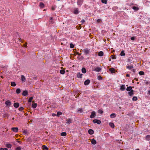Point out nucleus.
I'll return each mask as SVG.
<instances>
[{"label":"nucleus","mask_w":150,"mask_h":150,"mask_svg":"<svg viewBox=\"0 0 150 150\" xmlns=\"http://www.w3.org/2000/svg\"><path fill=\"white\" fill-rule=\"evenodd\" d=\"M83 3V1L82 0H77V4L78 6L80 7Z\"/></svg>","instance_id":"nucleus-1"},{"label":"nucleus","mask_w":150,"mask_h":150,"mask_svg":"<svg viewBox=\"0 0 150 150\" xmlns=\"http://www.w3.org/2000/svg\"><path fill=\"white\" fill-rule=\"evenodd\" d=\"M96 112L95 111H93L91 112V115H90V118H94L96 116Z\"/></svg>","instance_id":"nucleus-2"},{"label":"nucleus","mask_w":150,"mask_h":150,"mask_svg":"<svg viewBox=\"0 0 150 150\" xmlns=\"http://www.w3.org/2000/svg\"><path fill=\"white\" fill-rule=\"evenodd\" d=\"M93 122L94 123H97L98 124H100L101 122L100 120L97 119H94L93 120Z\"/></svg>","instance_id":"nucleus-3"},{"label":"nucleus","mask_w":150,"mask_h":150,"mask_svg":"<svg viewBox=\"0 0 150 150\" xmlns=\"http://www.w3.org/2000/svg\"><path fill=\"white\" fill-rule=\"evenodd\" d=\"M72 120L71 119L68 118L67 120V122H66V123L68 125H69L72 122Z\"/></svg>","instance_id":"nucleus-4"},{"label":"nucleus","mask_w":150,"mask_h":150,"mask_svg":"<svg viewBox=\"0 0 150 150\" xmlns=\"http://www.w3.org/2000/svg\"><path fill=\"white\" fill-rule=\"evenodd\" d=\"M90 50L87 48L85 49L84 50V52L86 55L89 53Z\"/></svg>","instance_id":"nucleus-5"},{"label":"nucleus","mask_w":150,"mask_h":150,"mask_svg":"<svg viewBox=\"0 0 150 150\" xmlns=\"http://www.w3.org/2000/svg\"><path fill=\"white\" fill-rule=\"evenodd\" d=\"M11 129L12 131L15 132H18V129L17 127H12Z\"/></svg>","instance_id":"nucleus-6"},{"label":"nucleus","mask_w":150,"mask_h":150,"mask_svg":"<svg viewBox=\"0 0 150 150\" xmlns=\"http://www.w3.org/2000/svg\"><path fill=\"white\" fill-rule=\"evenodd\" d=\"M5 104L6 105L8 106H10L11 105V102L9 100H8L6 101L5 102Z\"/></svg>","instance_id":"nucleus-7"},{"label":"nucleus","mask_w":150,"mask_h":150,"mask_svg":"<svg viewBox=\"0 0 150 150\" xmlns=\"http://www.w3.org/2000/svg\"><path fill=\"white\" fill-rule=\"evenodd\" d=\"M125 89V86L124 85H122L120 88V90L121 91H123Z\"/></svg>","instance_id":"nucleus-8"},{"label":"nucleus","mask_w":150,"mask_h":150,"mask_svg":"<svg viewBox=\"0 0 150 150\" xmlns=\"http://www.w3.org/2000/svg\"><path fill=\"white\" fill-rule=\"evenodd\" d=\"M101 70V69L99 67H97L95 68L94 70V71L96 72H99Z\"/></svg>","instance_id":"nucleus-9"},{"label":"nucleus","mask_w":150,"mask_h":150,"mask_svg":"<svg viewBox=\"0 0 150 150\" xmlns=\"http://www.w3.org/2000/svg\"><path fill=\"white\" fill-rule=\"evenodd\" d=\"M90 80L89 79L86 80L84 82V84L85 85H87L89 84L90 83Z\"/></svg>","instance_id":"nucleus-10"},{"label":"nucleus","mask_w":150,"mask_h":150,"mask_svg":"<svg viewBox=\"0 0 150 150\" xmlns=\"http://www.w3.org/2000/svg\"><path fill=\"white\" fill-rule=\"evenodd\" d=\"M25 78L24 75H22L21 76V81L24 82L25 81Z\"/></svg>","instance_id":"nucleus-11"},{"label":"nucleus","mask_w":150,"mask_h":150,"mask_svg":"<svg viewBox=\"0 0 150 150\" xmlns=\"http://www.w3.org/2000/svg\"><path fill=\"white\" fill-rule=\"evenodd\" d=\"M28 95V92L27 90H25L23 92L22 95L23 96H26Z\"/></svg>","instance_id":"nucleus-12"},{"label":"nucleus","mask_w":150,"mask_h":150,"mask_svg":"<svg viewBox=\"0 0 150 150\" xmlns=\"http://www.w3.org/2000/svg\"><path fill=\"white\" fill-rule=\"evenodd\" d=\"M88 133L89 134L92 135L94 133V131L92 129H90L88 130Z\"/></svg>","instance_id":"nucleus-13"},{"label":"nucleus","mask_w":150,"mask_h":150,"mask_svg":"<svg viewBox=\"0 0 150 150\" xmlns=\"http://www.w3.org/2000/svg\"><path fill=\"white\" fill-rule=\"evenodd\" d=\"M82 75L83 74L79 73L77 74V76L79 78H82Z\"/></svg>","instance_id":"nucleus-14"},{"label":"nucleus","mask_w":150,"mask_h":150,"mask_svg":"<svg viewBox=\"0 0 150 150\" xmlns=\"http://www.w3.org/2000/svg\"><path fill=\"white\" fill-rule=\"evenodd\" d=\"M128 94L130 96H132L134 94V91L133 90L131 91L128 92Z\"/></svg>","instance_id":"nucleus-15"},{"label":"nucleus","mask_w":150,"mask_h":150,"mask_svg":"<svg viewBox=\"0 0 150 150\" xmlns=\"http://www.w3.org/2000/svg\"><path fill=\"white\" fill-rule=\"evenodd\" d=\"M104 53L103 51H100L98 53V56L100 57L103 56V55Z\"/></svg>","instance_id":"nucleus-16"},{"label":"nucleus","mask_w":150,"mask_h":150,"mask_svg":"<svg viewBox=\"0 0 150 150\" xmlns=\"http://www.w3.org/2000/svg\"><path fill=\"white\" fill-rule=\"evenodd\" d=\"M19 104L18 103H16L14 104V106L16 108H18L19 106Z\"/></svg>","instance_id":"nucleus-17"},{"label":"nucleus","mask_w":150,"mask_h":150,"mask_svg":"<svg viewBox=\"0 0 150 150\" xmlns=\"http://www.w3.org/2000/svg\"><path fill=\"white\" fill-rule=\"evenodd\" d=\"M109 71L111 72V73H113L115 71V70L114 68H110Z\"/></svg>","instance_id":"nucleus-18"},{"label":"nucleus","mask_w":150,"mask_h":150,"mask_svg":"<svg viewBox=\"0 0 150 150\" xmlns=\"http://www.w3.org/2000/svg\"><path fill=\"white\" fill-rule=\"evenodd\" d=\"M6 146L8 148H11L12 147V145L10 144H6Z\"/></svg>","instance_id":"nucleus-19"},{"label":"nucleus","mask_w":150,"mask_h":150,"mask_svg":"<svg viewBox=\"0 0 150 150\" xmlns=\"http://www.w3.org/2000/svg\"><path fill=\"white\" fill-rule=\"evenodd\" d=\"M132 87L131 86H129L127 88L126 90L129 92L132 90Z\"/></svg>","instance_id":"nucleus-20"},{"label":"nucleus","mask_w":150,"mask_h":150,"mask_svg":"<svg viewBox=\"0 0 150 150\" xmlns=\"http://www.w3.org/2000/svg\"><path fill=\"white\" fill-rule=\"evenodd\" d=\"M74 13L75 14H77L79 13V11L78 8H76L74 10Z\"/></svg>","instance_id":"nucleus-21"},{"label":"nucleus","mask_w":150,"mask_h":150,"mask_svg":"<svg viewBox=\"0 0 150 150\" xmlns=\"http://www.w3.org/2000/svg\"><path fill=\"white\" fill-rule=\"evenodd\" d=\"M110 117L112 118H114L116 117V115L115 113H112L110 115Z\"/></svg>","instance_id":"nucleus-22"},{"label":"nucleus","mask_w":150,"mask_h":150,"mask_svg":"<svg viewBox=\"0 0 150 150\" xmlns=\"http://www.w3.org/2000/svg\"><path fill=\"white\" fill-rule=\"evenodd\" d=\"M132 8L134 10L136 11H138L139 9V8L138 7L136 6H133L132 7Z\"/></svg>","instance_id":"nucleus-23"},{"label":"nucleus","mask_w":150,"mask_h":150,"mask_svg":"<svg viewBox=\"0 0 150 150\" xmlns=\"http://www.w3.org/2000/svg\"><path fill=\"white\" fill-rule=\"evenodd\" d=\"M109 125L112 128H114V125L113 123L112 122H110L109 124Z\"/></svg>","instance_id":"nucleus-24"},{"label":"nucleus","mask_w":150,"mask_h":150,"mask_svg":"<svg viewBox=\"0 0 150 150\" xmlns=\"http://www.w3.org/2000/svg\"><path fill=\"white\" fill-rule=\"evenodd\" d=\"M21 91V89L19 88H18L16 90V92L17 94H18L20 93Z\"/></svg>","instance_id":"nucleus-25"},{"label":"nucleus","mask_w":150,"mask_h":150,"mask_svg":"<svg viewBox=\"0 0 150 150\" xmlns=\"http://www.w3.org/2000/svg\"><path fill=\"white\" fill-rule=\"evenodd\" d=\"M146 140L149 141L150 140V135H148L146 136Z\"/></svg>","instance_id":"nucleus-26"},{"label":"nucleus","mask_w":150,"mask_h":150,"mask_svg":"<svg viewBox=\"0 0 150 150\" xmlns=\"http://www.w3.org/2000/svg\"><path fill=\"white\" fill-rule=\"evenodd\" d=\"M82 72L83 73H85L86 72V70L84 68H82L81 69Z\"/></svg>","instance_id":"nucleus-27"},{"label":"nucleus","mask_w":150,"mask_h":150,"mask_svg":"<svg viewBox=\"0 0 150 150\" xmlns=\"http://www.w3.org/2000/svg\"><path fill=\"white\" fill-rule=\"evenodd\" d=\"M91 143L92 144H95L96 143V142L94 139H93L92 140Z\"/></svg>","instance_id":"nucleus-28"},{"label":"nucleus","mask_w":150,"mask_h":150,"mask_svg":"<svg viewBox=\"0 0 150 150\" xmlns=\"http://www.w3.org/2000/svg\"><path fill=\"white\" fill-rule=\"evenodd\" d=\"M133 67V66L132 65H128L127 66V68L129 70L131 69Z\"/></svg>","instance_id":"nucleus-29"},{"label":"nucleus","mask_w":150,"mask_h":150,"mask_svg":"<svg viewBox=\"0 0 150 150\" xmlns=\"http://www.w3.org/2000/svg\"><path fill=\"white\" fill-rule=\"evenodd\" d=\"M120 55L122 56H125V53L124 51L122 50L121 52Z\"/></svg>","instance_id":"nucleus-30"},{"label":"nucleus","mask_w":150,"mask_h":150,"mask_svg":"<svg viewBox=\"0 0 150 150\" xmlns=\"http://www.w3.org/2000/svg\"><path fill=\"white\" fill-rule=\"evenodd\" d=\"M42 149L43 150H48V148L45 145L42 146Z\"/></svg>","instance_id":"nucleus-31"},{"label":"nucleus","mask_w":150,"mask_h":150,"mask_svg":"<svg viewBox=\"0 0 150 150\" xmlns=\"http://www.w3.org/2000/svg\"><path fill=\"white\" fill-rule=\"evenodd\" d=\"M40 7L42 8H43L44 7V5L43 3L40 2Z\"/></svg>","instance_id":"nucleus-32"},{"label":"nucleus","mask_w":150,"mask_h":150,"mask_svg":"<svg viewBox=\"0 0 150 150\" xmlns=\"http://www.w3.org/2000/svg\"><path fill=\"white\" fill-rule=\"evenodd\" d=\"M16 85V83L14 82H12L11 83V85L12 86H15Z\"/></svg>","instance_id":"nucleus-33"},{"label":"nucleus","mask_w":150,"mask_h":150,"mask_svg":"<svg viewBox=\"0 0 150 150\" xmlns=\"http://www.w3.org/2000/svg\"><path fill=\"white\" fill-rule=\"evenodd\" d=\"M67 134L66 132H62L61 134V135L62 136H65Z\"/></svg>","instance_id":"nucleus-34"},{"label":"nucleus","mask_w":150,"mask_h":150,"mask_svg":"<svg viewBox=\"0 0 150 150\" xmlns=\"http://www.w3.org/2000/svg\"><path fill=\"white\" fill-rule=\"evenodd\" d=\"M33 99V97H30L28 100V102H29V103L31 102L32 101V100Z\"/></svg>","instance_id":"nucleus-35"},{"label":"nucleus","mask_w":150,"mask_h":150,"mask_svg":"<svg viewBox=\"0 0 150 150\" xmlns=\"http://www.w3.org/2000/svg\"><path fill=\"white\" fill-rule=\"evenodd\" d=\"M32 106L33 108H35L37 107V105L36 103H34L33 104Z\"/></svg>","instance_id":"nucleus-36"},{"label":"nucleus","mask_w":150,"mask_h":150,"mask_svg":"<svg viewBox=\"0 0 150 150\" xmlns=\"http://www.w3.org/2000/svg\"><path fill=\"white\" fill-rule=\"evenodd\" d=\"M137 100V98L136 96H134L132 98V100L133 101H136Z\"/></svg>","instance_id":"nucleus-37"},{"label":"nucleus","mask_w":150,"mask_h":150,"mask_svg":"<svg viewBox=\"0 0 150 150\" xmlns=\"http://www.w3.org/2000/svg\"><path fill=\"white\" fill-rule=\"evenodd\" d=\"M78 111L79 112L81 113L83 112V110L82 108H80L78 109Z\"/></svg>","instance_id":"nucleus-38"},{"label":"nucleus","mask_w":150,"mask_h":150,"mask_svg":"<svg viewBox=\"0 0 150 150\" xmlns=\"http://www.w3.org/2000/svg\"><path fill=\"white\" fill-rule=\"evenodd\" d=\"M62 114V113L61 112L59 111L57 112V116H59Z\"/></svg>","instance_id":"nucleus-39"},{"label":"nucleus","mask_w":150,"mask_h":150,"mask_svg":"<svg viewBox=\"0 0 150 150\" xmlns=\"http://www.w3.org/2000/svg\"><path fill=\"white\" fill-rule=\"evenodd\" d=\"M60 73L62 74H64L65 73V71L63 70H61L60 71Z\"/></svg>","instance_id":"nucleus-40"},{"label":"nucleus","mask_w":150,"mask_h":150,"mask_svg":"<svg viewBox=\"0 0 150 150\" xmlns=\"http://www.w3.org/2000/svg\"><path fill=\"white\" fill-rule=\"evenodd\" d=\"M101 2L102 3L106 4L107 3V0H101Z\"/></svg>","instance_id":"nucleus-41"},{"label":"nucleus","mask_w":150,"mask_h":150,"mask_svg":"<svg viewBox=\"0 0 150 150\" xmlns=\"http://www.w3.org/2000/svg\"><path fill=\"white\" fill-rule=\"evenodd\" d=\"M139 74L140 75H143L144 74V72L143 71H140L139 72Z\"/></svg>","instance_id":"nucleus-42"},{"label":"nucleus","mask_w":150,"mask_h":150,"mask_svg":"<svg viewBox=\"0 0 150 150\" xmlns=\"http://www.w3.org/2000/svg\"><path fill=\"white\" fill-rule=\"evenodd\" d=\"M98 113L101 114H102L103 113V111L101 110H99L98 111Z\"/></svg>","instance_id":"nucleus-43"},{"label":"nucleus","mask_w":150,"mask_h":150,"mask_svg":"<svg viewBox=\"0 0 150 150\" xmlns=\"http://www.w3.org/2000/svg\"><path fill=\"white\" fill-rule=\"evenodd\" d=\"M102 79V78L101 76H98V80H101Z\"/></svg>","instance_id":"nucleus-44"},{"label":"nucleus","mask_w":150,"mask_h":150,"mask_svg":"<svg viewBox=\"0 0 150 150\" xmlns=\"http://www.w3.org/2000/svg\"><path fill=\"white\" fill-rule=\"evenodd\" d=\"M23 109H24L23 108V107H20L19 108V110L20 111H22L23 110Z\"/></svg>","instance_id":"nucleus-45"},{"label":"nucleus","mask_w":150,"mask_h":150,"mask_svg":"<svg viewBox=\"0 0 150 150\" xmlns=\"http://www.w3.org/2000/svg\"><path fill=\"white\" fill-rule=\"evenodd\" d=\"M74 47V45L72 43L70 44V48H72Z\"/></svg>","instance_id":"nucleus-46"},{"label":"nucleus","mask_w":150,"mask_h":150,"mask_svg":"<svg viewBox=\"0 0 150 150\" xmlns=\"http://www.w3.org/2000/svg\"><path fill=\"white\" fill-rule=\"evenodd\" d=\"M144 83L145 84H146L147 85H148L150 83L149 82V81H145L144 82Z\"/></svg>","instance_id":"nucleus-47"},{"label":"nucleus","mask_w":150,"mask_h":150,"mask_svg":"<svg viewBox=\"0 0 150 150\" xmlns=\"http://www.w3.org/2000/svg\"><path fill=\"white\" fill-rule=\"evenodd\" d=\"M0 150H8V149L6 148H1Z\"/></svg>","instance_id":"nucleus-48"},{"label":"nucleus","mask_w":150,"mask_h":150,"mask_svg":"<svg viewBox=\"0 0 150 150\" xmlns=\"http://www.w3.org/2000/svg\"><path fill=\"white\" fill-rule=\"evenodd\" d=\"M21 149L20 147H17L16 148V150H21Z\"/></svg>","instance_id":"nucleus-49"},{"label":"nucleus","mask_w":150,"mask_h":150,"mask_svg":"<svg viewBox=\"0 0 150 150\" xmlns=\"http://www.w3.org/2000/svg\"><path fill=\"white\" fill-rule=\"evenodd\" d=\"M27 133V131L25 130H24L23 132V133L25 134H26Z\"/></svg>","instance_id":"nucleus-50"},{"label":"nucleus","mask_w":150,"mask_h":150,"mask_svg":"<svg viewBox=\"0 0 150 150\" xmlns=\"http://www.w3.org/2000/svg\"><path fill=\"white\" fill-rule=\"evenodd\" d=\"M131 39L132 40H135V38L134 37H131Z\"/></svg>","instance_id":"nucleus-51"},{"label":"nucleus","mask_w":150,"mask_h":150,"mask_svg":"<svg viewBox=\"0 0 150 150\" xmlns=\"http://www.w3.org/2000/svg\"><path fill=\"white\" fill-rule=\"evenodd\" d=\"M52 9L53 10H54L55 9V8L54 7H52Z\"/></svg>","instance_id":"nucleus-52"},{"label":"nucleus","mask_w":150,"mask_h":150,"mask_svg":"<svg viewBox=\"0 0 150 150\" xmlns=\"http://www.w3.org/2000/svg\"><path fill=\"white\" fill-rule=\"evenodd\" d=\"M56 115V114L54 113H53L52 114V116L53 117L55 116Z\"/></svg>","instance_id":"nucleus-53"},{"label":"nucleus","mask_w":150,"mask_h":150,"mask_svg":"<svg viewBox=\"0 0 150 150\" xmlns=\"http://www.w3.org/2000/svg\"><path fill=\"white\" fill-rule=\"evenodd\" d=\"M85 21V20L83 19H82L81 21V22L82 23H84V22Z\"/></svg>","instance_id":"nucleus-54"},{"label":"nucleus","mask_w":150,"mask_h":150,"mask_svg":"<svg viewBox=\"0 0 150 150\" xmlns=\"http://www.w3.org/2000/svg\"><path fill=\"white\" fill-rule=\"evenodd\" d=\"M101 20L100 19H98L97 20V22L98 23H99L100 21Z\"/></svg>","instance_id":"nucleus-55"},{"label":"nucleus","mask_w":150,"mask_h":150,"mask_svg":"<svg viewBox=\"0 0 150 150\" xmlns=\"http://www.w3.org/2000/svg\"><path fill=\"white\" fill-rule=\"evenodd\" d=\"M148 94L150 95V90H149Z\"/></svg>","instance_id":"nucleus-56"},{"label":"nucleus","mask_w":150,"mask_h":150,"mask_svg":"<svg viewBox=\"0 0 150 150\" xmlns=\"http://www.w3.org/2000/svg\"><path fill=\"white\" fill-rule=\"evenodd\" d=\"M112 58L113 59H115V56H112Z\"/></svg>","instance_id":"nucleus-57"},{"label":"nucleus","mask_w":150,"mask_h":150,"mask_svg":"<svg viewBox=\"0 0 150 150\" xmlns=\"http://www.w3.org/2000/svg\"><path fill=\"white\" fill-rule=\"evenodd\" d=\"M126 76H127V77H129V74H127L126 75Z\"/></svg>","instance_id":"nucleus-58"},{"label":"nucleus","mask_w":150,"mask_h":150,"mask_svg":"<svg viewBox=\"0 0 150 150\" xmlns=\"http://www.w3.org/2000/svg\"><path fill=\"white\" fill-rule=\"evenodd\" d=\"M27 43H25V45H24V47H25L27 46Z\"/></svg>","instance_id":"nucleus-59"},{"label":"nucleus","mask_w":150,"mask_h":150,"mask_svg":"<svg viewBox=\"0 0 150 150\" xmlns=\"http://www.w3.org/2000/svg\"><path fill=\"white\" fill-rule=\"evenodd\" d=\"M133 71L134 72L135 71V70L134 69H133Z\"/></svg>","instance_id":"nucleus-60"},{"label":"nucleus","mask_w":150,"mask_h":150,"mask_svg":"<svg viewBox=\"0 0 150 150\" xmlns=\"http://www.w3.org/2000/svg\"><path fill=\"white\" fill-rule=\"evenodd\" d=\"M50 20H52V17H50Z\"/></svg>","instance_id":"nucleus-61"},{"label":"nucleus","mask_w":150,"mask_h":150,"mask_svg":"<svg viewBox=\"0 0 150 150\" xmlns=\"http://www.w3.org/2000/svg\"><path fill=\"white\" fill-rule=\"evenodd\" d=\"M136 150H139V149H136Z\"/></svg>","instance_id":"nucleus-62"},{"label":"nucleus","mask_w":150,"mask_h":150,"mask_svg":"<svg viewBox=\"0 0 150 150\" xmlns=\"http://www.w3.org/2000/svg\"><path fill=\"white\" fill-rule=\"evenodd\" d=\"M12 119H13V120H14V118H12Z\"/></svg>","instance_id":"nucleus-63"},{"label":"nucleus","mask_w":150,"mask_h":150,"mask_svg":"<svg viewBox=\"0 0 150 150\" xmlns=\"http://www.w3.org/2000/svg\"><path fill=\"white\" fill-rule=\"evenodd\" d=\"M18 142H19V141H18Z\"/></svg>","instance_id":"nucleus-64"}]
</instances>
